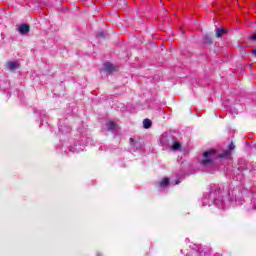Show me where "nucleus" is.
Here are the masks:
<instances>
[{
  "instance_id": "6",
  "label": "nucleus",
  "mask_w": 256,
  "mask_h": 256,
  "mask_svg": "<svg viewBox=\"0 0 256 256\" xmlns=\"http://www.w3.org/2000/svg\"><path fill=\"white\" fill-rule=\"evenodd\" d=\"M143 125H144V129H149L152 125V122L149 119H144Z\"/></svg>"
},
{
  "instance_id": "5",
  "label": "nucleus",
  "mask_w": 256,
  "mask_h": 256,
  "mask_svg": "<svg viewBox=\"0 0 256 256\" xmlns=\"http://www.w3.org/2000/svg\"><path fill=\"white\" fill-rule=\"evenodd\" d=\"M105 67V71H107L108 73H111V71H115V66H113V64L107 62L104 65Z\"/></svg>"
},
{
  "instance_id": "10",
  "label": "nucleus",
  "mask_w": 256,
  "mask_h": 256,
  "mask_svg": "<svg viewBox=\"0 0 256 256\" xmlns=\"http://www.w3.org/2000/svg\"><path fill=\"white\" fill-rule=\"evenodd\" d=\"M250 39L255 40L256 39V33L250 37Z\"/></svg>"
},
{
  "instance_id": "2",
  "label": "nucleus",
  "mask_w": 256,
  "mask_h": 256,
  "mask_svg": "<svg viewBox=\"0 0 256 256\" xmlns=\"http://www.w3.org/2000/svg\"><path fill=\"white\" fill-rule=\"evenodd\" d=\"M106 127H107L108 131H115V129H117V123H115L111 120H108L106 123Z\"/></svg>"
},
{
  "instance_id": "12",
  "label": "nucleus",
  "mask_w": 256,
  "mask_h": 256,
  "mask_svg": "<svg viewBox=\"0 0 256 256\" xmlns=\"http://www.w3.org/2000/svg\"><path fill=\"white\" fill-rule=\"evenodd\" d=\"M254 55H256V49L253 50Z\"/></svg>"
},
{
  "instance_id": "11",
  "label": "nucleus",
  "mask_w": 256,
  "mask_h": 256,
  "mask_svg": "<svg viewBox=\"0 0 256 256\" xmlns=\"http://www.w3.org/2000/svg\"><path fill=\"white\" fill-rule=\"evenodd\" d=\"M230 149H235V146L231 145V146H230Z\"/></svg>"
},
{
  "instance_id": "7",
  "label": "nucleus",
  "mask_w": 256,
  "mask_h": 256,
  "mask_svg": "<svg viewBox=\"0 0 256 256\" xmlns=\"http://www.w3.org/2000/svg\"><path fill=\"white\" fill-rule=\"evenodd\" d=\"M169 178H164L160 182V187H167L169 185Z\"/></svg>"
},
{
  "instance_id": "1",
  "label": "nucleus",
  "mask_w": 256,
  "mask_h": 256,
  "mask_svg": "<svg viewBox=\"0 0 256 256\" xmlns=\"http://www.w3.org/2000/svg\"><path fill=\"white\" fill-rule=\"evenodd\" d=\"M215 155V150H209L203 153L204 159L202 160V165H209L211 163V158Z\"/></svg>"
},
{
  "instance_id": "3",
  "label": "nucleus",
  "mask_w": 256,
  "mask_h": 256,
  "mask_svg": "<svg viewBox=\"0 0 256 256\" xmlns=\"http://www.w3.org/2000/svg\"><path fill=\"white\" fill-rule=\"evenodd\" d=\"M19 32L22 34V35H25L27 33H29V25L27 24H22L19 26Z\"/></svg>"
},
{
  "instance_id": "4",
  "label": "nucleus",
  "mask_w": 256,
  "mask_h": 256,
  "mask_svg": "<svg viewBox=\"0 0 256 256\" xmlns=\"http://www.w3.org/2000/svg\"><path fill=\"white\" fill-rule=\"evenodd\" d=\"M8 69H10V71H15V69H19V63L18 62H8Z\"/></svg>"
},
{
  "instance_id": "9",
  "label": "nucleus",
  "mask_w": 256,
  "mask_h": 256,
  "mask_svg": "<svg viewBox=\"0 0 256 256\" xmlns=\"http://www.w3.org/2000/svg\"><path fill=\"white\" fill-rule=\"evenodd\" d=\"M225 33H227V30L225 29H218L216 32L217 37H222L223 35H225Z\"/></svg>"
},
{
  "instance_id": "8",
  "label": "nucleus",
  "mask_w": 256,
  "mask_h": 256,
  "mask_svg": "<svg viewBox=\"0 0 256 256\" xmlns=\"http://www.w3.org/2000/svg\"><path fill=\"white\" fill-rule=\"evenodd\" d=\"M171 149H172L173 151H177V150L181 149V143H179V142H174V144L172 145Z\"/></svg>"
}]
</instances>
